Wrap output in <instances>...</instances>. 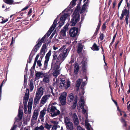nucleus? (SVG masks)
Instances as JSON below:
<instances>
[{"label": "nucleus", "instance_id": "20e7f679", "mask_svg": "<svg viewBox=\"0 0 130 130\" xmlns=\"http://www.w3.org/2000/svg\"><path fill=\"white\" fill-rule=\"evenodd\" d=\"M50 108V112L52 117L57 116L60 114V111L57 109L56 106H52Z\"/></svg>", "mask_w": 130, "mask_h": 130}, {"label": "nucleus", "instance_id": "c85d7f7f", "mask_svg": "<svg viewBox=\"0 0 130 130\" xmlns=\"http://www.w3.org/2000/svg\"><path fill=\"white\" fill-rule=\"evenodd\" d=\"M91 49L93 51H98L99 50V48L95 43H94L91 48Z\"/></svg>", "mask_w": 130, "mask_h": 130}, {"label": "nucleus", "instance_id": "2eb2a0df", "mask_svg": "<svg viewBox=\"0 0 130 130\" xmlns=\"http://www.w3.org/2000/svg\"><path fill=\"white\" fill-rule=\"evenodd\" d=\"M43 88L42 87H40L37 89L35 95L41 97L43 94Z\"/></svg>", "mask_w": 130, "mask_h": 130}, {"label": "nucleus", "instance_id": "7c9ffc66", "mask_svg": "<svg viewBox=\"0 0 130 130\" xmlns=\"http://www.w3.org/2000/svg\"><path fill=\"white\" fill-rule=\"evenodd\" d=\"M82 81V79H78L76 82V87L79 88L81 84V83Z\"/></svg>", "mask_w": 130, "mask_h": 130}, {"label": "nucleus", "instance_id": "603ef678", "mask_svg": "<svg viewBox=\"0 0 130 130\" xmlns=\"http://www.w3.org/2000/svg\"><path fill=\"white\" fill-rule=\"evenodd\" d=\"M57 55L55 53H54L53 54V61H55V60L57 59Z\"/></svg>", "mask_w": 130, "mask_h": 130}, {"label": "nucleus", "instance_id": "e2e57ef3", "mask_svg": "<svg viewBox=\"0 0 130 130\" xmlns=\"http://www.w3.org/2000/svg\"><path fill=\"white\" fill-rule=\"evenodd\" d=\"M77 130H85V129L82 128L79 126H78L77 127Z\"/></svg>", "mask_w": 130, "mask_h": 130}, {"label": "nucleus", "instance_id": "f3484780", "mask_svg": "<svg viewBox=\"0 0 130 130\" xmlns=\"http://www.w3.org/2000/svg\"><path fill=\"white\" fill-rule=\"evenodd\" d=\"M59 68V66H56L55 67V69H57L54 71L53 73V74L55 78L56 77L58 76L60 73V70H58Z\"/></svg>", "mask_w": 130, "mask_h": 130}, {"label": "nucleus", "instance_id": "4d7b16f0", "mask_svg": "<svg viewBox=\"0 0 130 130\" xmlns=\"http://www.w3.org/2000/svg\"><path fill=\"white\" fill-rule=\"evenodd\" d=\"M40 53V54L42 56H44L45 54V51L41 50Z\"/></svg>", "mask_w": 130, "mask_h": 130}, {"label": "nucleus", "instance_id": "dca6fc26", "mask_svg": "<svg viewBox=\"0 0 130 130\" xmlns=\"http://www.w3.org/2000/svg\"><path fill=\"white\" fill-rule=\"evenodd\" d=\"M46 110L43 109L42 110L40 111L39 117V118L41 119L42 122H44V117L46 114Z\"/></svg>", "mask_w": 130, "mask_h": 130}, {"label": "nucleus", "instance_id": "58836bf2", "mask_svg": "<svg viewBox=\"0 0 130 130\" xmlns=\"http://www.w3.org/2000/svg\"><path fill=\"white\" fill-rule=\"evenodd\" d=\"M45 127L48 130L50 129L52 127V125H50L47 123H46L45 124Z\"/></svg>", "mask_w": 130, "mask_h": 130}, {"label": "nucleus", "instance_id": "473e14b6", "mask_svg": "<svg viewBox=\"0 0 130 130\" xmlns=\"http://www.w3.org/2000/svg\"><path fill=\"white\" fill-rule=\"evenodd\" d=\"M49 78L48 76H45L43 79V82L45 83H47L49 82Z\"/></svg>", "mask_w": 130, "mask_h": 130}, {"label": "nucleus", "instance_id": "aec40b11", "mask_svg": "<svg viewBox=\"0 0 130 130\" xmlns=\"http://www.w3.org/2000/svg\"><path fill=\"white\" fill-rule=\"evenodd\" d=\"M65 125L67 129L68 130H73L74 129L73 124L72 122L67 124Z\"/></svg>", "mask_w": 130, "mask_h": 130}, {"label": "nucleus", "instance_id": "774afa93", "mask_svg": "<svg viewBox=\"0 0 130 130\" xmlns=\"http://www.w3.org/2000/svg\"><path fill=\"white\" fill-rule=\"evenodd\" d=\"M106 27V23H105L103 24L102 26V29L103 30H104Z\"/></svg>", "mask_w": 130, "mask_h": 130}, {"label": "nucleus", "instance_id": "4be33fe9", "mask_svg": "<svg viewBox=\"0 0 130 130\" xmlns=\"http://www.w3.org/2000/svg\"><path fill=\"white\" fill-rule=\"evenodd\" d=\"M41 97L35 95L34 100V105L36 106L39 103Z\"/></svg>", "mask_w": 130, "mask_h": 130}, {"label": "nucleus", "instance_id": "3c124183", "mask_svg": "<svg viewBox=\"0 0 130 130\" xmlns=\"http://www.w3.org/2000/svg\"><path fill=\"white\" fill-rule=\"evenodd\" d=\"M87 83L86 81H85L83 82L81 86V88L83 89V88L86 85Z\"/></svg>", "mask_w": 130, "mask_h": 130}, {"label": "nucleus", "instance_id": "cd10ccee", "mask_svg": "<svg viewBox=\"0 0 130 130\" xmlns=\"http://www.w3.org/2000/svg\"><path fill=\"white\" fill-rule=\"evenodd\" d=\"M64 122L65 125L71 122L70 121V118L68 117H66L64 118Z\"/></svg>", "mask_w": 130, "mask_h": 130}, {"label": "nucleus", "instance_id": "a211bd4d", "mask_svg": "<svg viewBox=\"0 0 130 130\" xmlns=\"http://www.w3.org/2000/svg\"><path fill=\"white\" fill-rule=\"evenodd\" d=\"M43 73L42 72H37L35 73V80L38 79L41 77V76H42Z\"/></svg>", "mask_w": 130, "mask_h": 130}, {"label": "nucleus", "instance_id": "de8ad7c7", "mask_svg": "<svg viewBox=\"0 0 130 130\" xmlns=\"http://www.w3.org/2000/svg\"><path fill=\"white\" fill-rule=\"evenodd\" d=\"M76 1V0H72L70 3V5L73 7L75 5Z\"/></svg>", "mask_w": 130, "mask_h": 130}, {"label": "nucleus", "instance_id": "a878e982", "mask_svg": "<svg viewBox=\"0 0 130 130\" xmlns=\"http://www.w3.org/2000/svg\"><path fill=\"white\" fill-rule=\"evenodd\" d=\"M83 49V45L82 44L79 43H78V47L77 51L78 53H80Z\"/></svg>", "mask_w": 130, "mask_h": 130}, {"label": "nucleus", "instance_id": "f8f14e48", "mask_svg": "<svg viewBox=\"0 0 130 130\" xmlns=\"http://www.w3.org/2000/svg\"><path fill=\"white\" fill-rule=\"evenodd\" d=\"M80 104V106L81 108L82 109V111L83 112L85 113L86 112V110L84 109V106H86L85 105V99L84 97L82 96L80 98L79 101Z\"/></svg>", "mask_w": 130, "mask_h": 130}, {"label": "nucleus", "instance_id": "bb28decb", "mask_svg": "<svg viewBox=\"0 0 130 130\" xmlns=\"http://www.w3.org/2000/svg\"><path fill=\"white\" fill-rule=\"evenodd\" d=\"M85 125L87 130H91L90 129V124L88 123L87 118L85 120Z\"/></svg>", "mask_w": 130, "mask_h": 130}, {"label": "nucleus", "instance_id": "c9c22d12", "mask_svg": "<svg viewBox=\"0 0 130 130\" xmlns=\"http://www.w3.org/2000/svg\"><path fill=\"white\" fill-rule=\"evenodd\" d=\"M4 1L5 3L9 5L12 4L14 2L13 0H4Z\"/></svg>", "mask_w": 130, "mask_h": 130}, {"label": "nucleus", "instance_id": "2f4dec72", "mask_svg": "<svg viewBox=\"0 0 130 130\" xmlns=\"http://www.w3.org/2000/svg\"><path fill=\"white\" fill-rule=\"evenodd\" d=\"M87 3H85L83 5L81 10V11L80 12V13L81 14L83 12H84L85 10L86 9V7L87 6Z\"/></svg>", "mask_w": 130, "mask_h": 130}, {"label": "nucleus", "instance_id": "f704fd0d", "mask_svg": "<svg viewBox=\"0 0 130 130\" xmlns=\"http://www.w3.org/2000/svg\"><path fill=\"white\" fill-rule=\"evenodd\" d=\"M44 127L42 125H41L39 127L37 126L35 128L34 130H44Z\"/></svg>", "mask_w": 130, "mask_h": 130}, {"label": "nucleus", "instance_id": "79ce46f5", "mask_svg": "<svg viewBox=\"0 0 130 130\" xmlns=\"http://www.w3.org/2000/svg\"><path fill=\"white\" fill-rule=\"evenodd\" d=\"M64 21H60L57 23L59 25L58 27L59 28H60L64 24Z\"/></svg>", "mask_w": 130, "mask_h": 130}, {"label": "nucleus", "instance_id": "052dcab7", "mask_svg": "<svg viewBox=\"0 0 130 130\" xmlns=\"http://www.w3.org/2000/svg\"><path fill=\"white\" fill-rule=\"evenodd\" d=\"M59 82L66 83V82H65V79L64 78H61L60 79V81H59Z\"/></svg>", "mask_w": 130, "mask_h": 130}, {"label": "nucleus", "instance_id": "0eeeda50", "mask_svg": "<svg viewBox=\"0 0 130 130\" xmlns=\"http://www.w3.org/2000/svg\"><path fill=\"white\" fill-rule=\"evenodd\" d=\"M57 21V18L54 20L53 25L50 27L48 31L45 35H46V37L47 38L49 36L55 28L56 25Z\"/></svg>", "mask_w": 130, "mask_h": 130}, {"label": "nucleus", "instance_id": "4468645a", "mask_svg": "<svg viewBox=\"0 0 130 130\" xmlns=\"http://www.w3.org/2000/svg\"><path fill=\"white\" fill-rule=\"evenodd\" d=\"M71 117L73 119V123L75 125L77 126L79 124V120L78 117L76 113L72 114Z\"/></svg>", "mask_w": 130, "mask_h": 130}, {"label": "nucleus", "instance_id": "ea45409f", "mask_svg": "<svg viewBox=\"0 0 130 130\" xmlns=\"http://www.w3.org/2000/svg\"><path fill=\"white\" fill-rule=\"evenodd\" d=\"M46 37V35H45L42 38V39L40 40H39V39L38 40V42H40L41 43V45L42 44V43H43L44 40V39Z\"/></svg>", "mask_w": 130, "mask_h": 130}, {"label": "nucleus", "instance_id": "49530a36", "mask_svg": "<svg viewBox=\"0 0 130 130\" xmlns=\"http://www.w3.org/2000/svg\"><path fill=\"white\" fill-rule=\"evenodd\" d=\"M36 119H33L31 118V126H33L36 123Z\"/></svg>", "mask_w": 130, "mask_h": 130}, {"label": "nucleus", "instance_id": "393cba45", "mask_svg": "<svg viewBox=\"0 0 130 130\" xmlns=\"http://www.w3.org/2000/svg\"><path fill=\"white\" fill-rule=\"evenodd\" d=\"M69 15L68 13H64L63 15H62L60 18V20L61 21H64V22H65V21Z\"/></svg>", "mask_w": 130, "mask_h": 130}, {"label": "nucleus", "instance_id": "412c9836", "mask_svg": "<svg viewBox=\"0 0 130 130\" xmlns=\"http://www.w3.org/2000/svg\"><path fill=\"white\" fill-rule=\"evenodd\" d=\"M32 100H31L30 99L29 100L28 105V112L29 114L31 113V109L32 108Z\"/></svg>", "mask_w": 130, "mask_h": 130}, {"label": "nucleus", "instance_id": "13d9d810", "mask_svg": "<svg viewBox=\"0 0 130 130\" xmlns=\"http://www.w3.org/2000/svg\"><path fill=\"white\" fill-rule=\"evenodd\" d=\"M104 35L103 34H101L99 38L101 40H103L104 39Z\"/></svg>", "mask_w": 130, "mask_h": 130}, {"label": "nucleus", "instance_id": "f03ea898", "mask_svg": "<svg viewBox=\"0 0 130 130\" xmlns=\"http://www.w3.org/2000/svg\"><path fill=\"white\" fill-rule=\"evenodd\" d=\"M23 114V110L21 108V106L19 107L18 117L15 118V120L14 125L12 126L10 130H15L17 126H20L22 124V120Z\"/></svg>", "mask_w": 130, "mask_h": 130}, {"label": "nucleus", "instance_id": "5701e85b", "mask_svg": "<svg viewBox=\"0 0 130 130\" xmlns=\"http://www.w3.org/2000/svg\"><path fill=\"white\" fill-rule=\"evenodd\" d=\"M41 45V43L40 42H38L34 47L32 50V51H34L35 52H36L39 50Z\"/></svg>", "mask_w": 130, "mask_h": 130}, {"label": "nucleus", "instance_id": "bf43d9fd", "mask_svg": "<svg viewBox=\"0 0 130 130\" xmlns=\"http://www.w3.org/2000/svg\"><path fill=\"white\" fill-rule=\"evenodd\" d=\"M126 3H127V5L126 7H125V8H127V9L129 10L130 8V4L127 2Z\"/></svg>", "mask_w": 130, "mask_h": 130}, {"label": "nucleus", "instance_id": "8fccbe9b", "mask_svg": "<svg viewBox=\"0 0 130 130\" xmlns=\"http://www.w3.org/2000/svg\"><path fill=\"white\" fill-rule=\"evenodd\" d=\"M130 15H128L126 16L125 18V21L127 25H128V19L129 18Z\"/></svg>", "mask_w": 130, "mask_h": 130}, {"label": "nucleus", "instance_id": "6e6d98bb", "mask_svg": "<svg viewBox=\"0 0 130 130\" xmlns=\"http://www.w3.org/2000/svg\"><path fill=\"white\" fill-rule=\"evenodd\" d=\"M46 45L45 44H43L42 46V47L41 49L42 50L44 51H45V50L46 48Z\"/></svg>", "mask_w": 130, "mask_h": 130}, {"label": "nucleus", "instance_id": "c756f323", "mask_svg": "<svg viewBox=\"0 0 130 130\" xmlns=\"http://www.w3.org/2000/svg\"><path fill=\"white\" fill-rule=\"evenodd\" d=\"M51 54V50H50L46 54L45 56V60H49Z\"/></svg>", "mask_w": 130, "mask_h": 130}, {"label": "nucleus", "instance_id": "7ed1b4c3", "mask_svg": "<svg viewBox=\"0 0 130 130\" xmlns=\"http://www.w3.org/2000/svg\"><path fill=\"white\" fill-rule=\"evenodd\" d=\"M80 10V7L77 6L75 9L74 12L73 13L72 15V18L71 21V25L72 26H74L76 24L77 22L79 20L80 15L79 13Z\"/></svg>", "mask_w": 130, "mask_h": 130}, {"label": "nucleus", "instance_id": "f257e3e1", "mask_svg": "<svg viewBox=\"0 0 130 130\" xmlns=\"http://www.w3.org/2000/svg\"><path fill=\"white\" fill-rule=\"evenodd\" d=\"M59 51L61 52L57 58L56 62H58L60 65L67 56L69 50L68 48H66V46L63 45L60 48Z\"/></svg>", "mask_w": 130, "mask_h": 130}, {"label": "nucleus", "instance_id": "9d476101", "mask_svg": "<svg viewBox=\"0 0 130 130\" xmlns=\"http://www.w3.org/2000/svg\"><path fill=\"white\" fill-rule=\"evenodd\" d=\"M129 10L127 9L125 7L123 10L122 11L121 16L120 17V20H122L124 16H126L130 15Z\"/></svg>", "mask_w": 130, "mask_h": 130}, {"label": "nucleus", "instance_id": "ddd939ff", "mask_svg": "<svg viewBox=\"0 0 130 130\" xmlns=\"http://www.w3.org/2000/svg\"><path fill=\"white\" fill-rule=\"evenodd\" d=\"M59 87L61 89L65 88L67 89L70 86V82L69 80H68L67 81L66 84L65 83L60 82H59Z\"/></svg>", "mask_w": 130, "mask_h": 130}, {"label": "nucleus", "instance_id": "c03bdc74", "mask_svg": "<svg viewBox=\"0 0 130 130\" xmlns=\"http://www.w3.org/2000/svg\"><path fill=\"white\" fill-rule=\"evenodd\" d=\"M49 91L51 92L53 96H55V94L53 92V88L52 87L50 86L49 89Z\"/></svg>", "mask_w": 130, "mask_h": 130}, {"label": "nucleus", "instance_id": "1a4fd4ad", "mask_svg": "<svg viewBox=\"0 0 130 130\" xmlns=\"http://www.w3.org/2000/svg\"><path fill=\"white\" fill-rule=\"evenodd\" d=\"M78 31V28L73 27L71 28L69 31L70 36L73 37L76 36L77 35Z\"/></svg>", "mask_w": 130, "mask_h": 130}, {"label": "nucleus", "instance_id": "39448f33", "mask_svg": "<svg viewBox=\"0 0 130 130\" xmlns=\"http://www.w3.org/2000/svg\"><path fill=\"white\" fill-rule=\"evenodd\" d=\"M68 100L69 102H73L74 108L76 107L77 101V96L75 95L74 96L73 94L72 93H71L68 96Z\"/></svg>", "mask_w": 130, "mask_h": 130}, {"label": "nucleus", "instance_id": "338daca9", "mask_svg": "<svg viewBox=\"0 0 130 130\" xmlns=\"http://www.w3.org/2000/svg\"><path fill=\"white\" fill-rule=\"evenodd\" d=\"M28 101V100H24L23 101V103L24 106H26Z\"/></svg>", "mask_w": 130, "mask_h": 130}, {"label": "nucleus", "instance_id": "9b49d317", "mask_svg": "<svg viewBox=\"0 0 130 130\" xmlns=\"http://www.w3.org/2000/svg\"><path fill=\"white\" fill-rule=\"evenodd\" d=\"M67 94L66 92H63L61 93L59 98V100L62 105H64L66 104Z\"/></svg>", "mask_w": 130, "mask_h": 130}, {"label": "nucleus", "instance_id": "09e8293b", "mask_svg": "<svg viewBox=\"0 0 130 130\" xmlns=\"http://www.w3.org/2000/svg\"><path fill=\"white\" fill-rule=\"evenodd\" d=\"M33 55L30 54L29 56V59L28 60V62L29 63H30L31 61Z\"/></svg>", "mask_w": 130, "mask_h": 130}, {"label": "nucleus", "instance_id": "b1692460", "mask_svg": "<svg viewBox=\"0 0 130 130\" xmlns=\"http://www.w3.org/2000/svg\"><path fill=\"white\" fill-rule=\"evenodd\" d=\"M79 66L77 63H75V65L74 67V72L75 74H76L79 71Z\"/></svg>", "mask_w": 130, "mask_h": 130}, {"label": "nucleus", "instance_id": "5fc2aeb1", "mask_svg": "<svg viewBox=\"0 0 130 130\" xmlns=\"http://www.w3.org/2000/svg\"><path fill=\"white\" fill-rule=\"evenodd\" d=\"M29 86L30 91H32L33 90L34 87L33 84H30Z\"/></svg>", "mask_w": 130, "mask_h": 130}, {"label": "nucleus", "instance_id": "6ab92c4d", "mask_svg": "<svg viewBox=\"0 0 130 130\" xmlns=\"http://www.w3.org/2000/svg\"><path fill=\"white\" fill-rule=\"evenodd\" d=\"M39 110L38 109H35V110L34 112L33 113L32 116V118L34 119L37 120L38 117V116Z\"/></svg>", "mask_w": 130, "mask_h": 130}, {"label": "nucleus", "instance_id": "6e6552de", "mask_svg": "<svg viewBox=\"0 0 130 130\" xmlns=\"http://www.w3.org/2000/svg\"><path fill=\"white\" fill-rule=\"evenodd\" d=\"M50 96V94H46L43 96L40 103V107H42L48 101Z\"/></svg>", "mask_w": 130, "mask_h": 130}, {"label": "nucleus", "instance_id": "4c0bfd02", "mask_svg": "<svg viewBox=\"0 0 130 130\" xmlns=\"http://www.w3.org/2000/svg\"><path fill=\"white\" fill-rule=\"evenodd\" d=\"M49 60H45L44 65V68L43 69V70H45L47 68V64Z\"/></svg>", "mask_w": 130, "mask_h": 130}, {"label": "nucleus", "instance_id": "0e129e2a", "mask_svg": "<svg viewBox=\"0 0 130 130\" xmlns=\"http://www.w3.org/2000/svg\"><path fill=\"white\" fill-rule=\"evenodd\" d=\"M123 0H121L119 2L118 5V10L119 8L121 6V4L122 3Z\"/></svg>", "mask_w": 130, "mask_h": 130}, {"label": "nucleus", "instance_id": "680f3d73", "mask_svg": "<svg viewBox=\"0 0 130 130\" xmlns=\"http://www.w3.org/2000/svg\"><path fill=\"white\" fill-rule=\"evenodd\" d=\"M37 64L39 67H41L42 65L40 60H39L37 61Z\"/></svg>", "mask_w": 130, "mask_h": 130}, {"label": "nucleus", "instance_id": "a18cd8bd", "mask_svg": "<svg viewBox=\"0 0 130 130\" xmlns=\"http://www.w3.org/2000/svg\"><path fill=\"white\" fill-rule=\"evenodd\" d=\"M116 34L113 36V39H112V42L111 43H110V45H109V48H110V46H112V44L113 43V42H114V41H115V38H116Z\"/></svg>", "mask_w": 130, "mask_h": 130}, {"label": "nucleus", "instance_id": "72a5a7b5", "mask_svg": "<svg viewBox=\"0 0 130 130\" xmlns=\"http://www.w3.org/2000/svg\"><path fill=\"white\" fill-rule=\"evenodd\" d=\"M82 69L84 72H85L87 69V64L86 62H84L82 64Z\"/></svg>", "mask_w": 130, "mask_h": 130}, {"label": "nucleus", "instance_id": "423d86ee", "mask_svg": "<svg viewBox=\"0 0 130 130\" xmlns=\"http://www.w3.org/2000/svg\"><path fill=\"white\" fill-rule=\"evenodd\" d=\"M68 26L66 25L60 31V33L59 39H63L64 38L66 37V32L68 30Z\"/></svg>", "mask_w": 130, "mask_h": 130}, {"label": "nucleus", "instance_id": "864d4df0", "mask_svg": "<svg viewBox=\"0 0 130 130\" xmlns=\"http://www.w3.org/2000/svg\"><path fill=\"white\" fill-rule=\"evenodd\" d=\"M29 97V94L28 93V94H26V93L25 94V96L24 97V100H28Z\"/></svg>", "mask_w": 130, "mask_h": 130}, {"label": "nucleus", "instance_id": "69168bd1", "mask_svg": "<svg viewBox=\"0 0 130 130\" xmlns=\"http://www.w3.org/2000/svg\"><path fill=\"white\" fill-rule=\"evenodd\" d=\"M15 40H14L13 37H12L11 39V42L10 44L11 45H12L15 42Z\"/></svg>", "mask_w": 130, "mask_h": 130}, {"label": "nucleus", "instance_id": "e433bc0d", "mask_svg": "<svg viewBox=\"0 0 130 130\" xmlns=\"http://www.w3.org/2000/svg\"><path fill=\"white\" fill-rule=\"evenodd\" d=\"M101 25V21L99 20V23L98 25L97 26V27L96 28V29L95 31V32L94 34V35H96L97 34V32L99 30L100 26Z\"/></svg>", "mask_w": 130, "mask_h": 130}, {"label": "nucleus", "instance_id": "37998d69", "mask_svg": "<svg viewBox=\"0 0 130 130\" xmlns=\"http://www.w3.org/2000/svg\"><path fill=\"white\" fill-rule=\"evenodd\" d=\"M59 81L58 80L56 79V80L55 82H53L54 86L56 87H57L59 83Z\"/></svg>", "mask_w": 130, "mask_h": 130}, {"label": "nucleus", "instance_id": "a19ab883", "mask_svg": "<svg viewBox=\"0 0 130 130\" xmlns=\"http://www.w3.org/2000/svg\"><path fill=\"white\" fill-rule=\"evenodd\" d=\"M58 126L60 127L57 124H54L52 126L51 130H56Z\"/></svg>", "mask_w": 130, "mask_h": 130}]
</instances>
